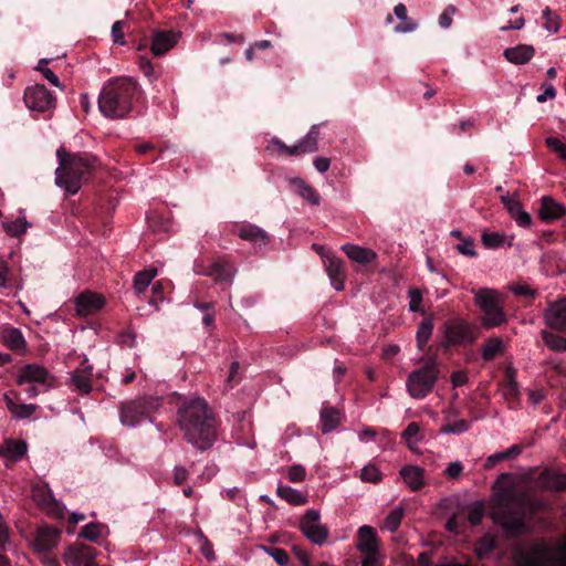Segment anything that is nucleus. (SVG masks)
<instances>
[{
  "label": "nucleus",
  "instance_id": "obj_1",
  "mask_svg": "<svg viewBox=\"0 0 566 566\" xmlns=\"http://www.w3.org/2000/svg\"><path fill=\"white\" fill-rule=\"evenodd\" d=\"M177 423L185 440L201 451L217 441V420L203 398L186 399L178 409Z\"/></svg>",
  "mask_w": 566,
  "mask_h": 566
},
{
  "label": "nucleus",
  "instance_id": "obj_2",
  "mask_svg": "<svg viewBox=\"0 0 566 566\" xmlns=\"http://www.w3.org/2000/svg\"><path fill=\"white\" fill-rule=\"evenodd\" d=\"M493 520L510 535H518L525 530V517L535 514L545 503L514 486H505L494 495Z\"/></svg>",
  "mask_w": 566,
  "mask_h": 566
},
{
  "label": "nucleus",
  "instance_id": "obj_3",
  "mask_svg": "<svg viewBox=\"0 0 566 566\" xmlns=\"http://www.w3.org/2000/svg\"><path fill=\"white\" fill-rule=\"evenodd\" d=\"M138 91V83L130 77L108 81L98 96L99 111L108 118L125 117L132 111Z\"/></svg>",
  "mask_w": 566,
  "mask_h": 566
},
{
  "label": "nucleus",
  "instance_id": "obj_4",
  "mask_svg": "<svg viewBox=\"0 0 566 566\" xmlns=\"http://www.w3.org/2000/svg\"><path fill=\"white\" fill-rule=\"evenodd\" d=\"M513 566H566V538L559 542L538 539L528 545H516Z\"/></svg>",
  "mask_w": 566,
  "mask_h": 566
},
{
  "label": "nucleus",
  "instance_id": "obj_5",
  "mask_svg": "<svg viewBox=\"0 0 566 566\" xmlns=\"http://www.w3.org/2000/svg\"><path fill=\"white\" fill-rule=\"evenodd\" d=\"M59 166L55 170V185L67 195H75L94 167L95 158L88 155L69 154L64 148L56 150Z\"/></svg>",
  "mask_w": 566,
  "mask_h": 566
},
{
  "label": "nucleus",
  "instance_id": "obj_6",
  "mask_svg": "<svg viewBox=\"0 0 566 566\" xmlns=\"http://www.w3.org/2000/svg\"><path fill=\"white\" fill-rule=\"evenodd\" d=\"M161 405V398L154 396L139 397L122 403L119 408L120 423L128 428H135L145 421L153 422L151 415L159 410Z\"/></svg>",
  "mask_w": 566,
  "mask_h": 566
},
{
  "label": "nucleus",
  "instance_id": "obj_7",
  "mask_svg": "<svg viewBox=\"0 0 566 566\" xmlns=\"http://www.w3.org/2000/svg\"><path fill=\"white\" fill-rule=\"evenodd\" d=\"M440 375V368L436 357H429L424 365L412 370L406 381L409 396L413 399L426 398L434 388Z\"/></svg>",
  "mask_w": 566,
  "mask_h": 566
},
{
  "label": "nucleus",
  "instance_id": "obj_8",
  "mask_svg": "<svg viewBox=\"0 0 566 566\" xmlns=\"http://www.w3.org/2000/svg\"><path fill=\"white\" fill-rule=\"evenodd\" d=\"M474 302L482 312L481 324L485 328H495L506 322V315L502 308L501 294L492 289L473 291Z\"/></svg>",
  "mask_w": 566,
  "mask_h": 566
},
{
  "label": "nucleus",
  "instance_id": "obj_9",
  "mask_svg": "<svg viewBox=\"0 0 566 566\" xmlns=\"http://www.w3.org/2000/svg\"><path fill=\"white\" fill-rule=\"evenodd\" d=\"M475 335L463 319H452L444 324L441 346L446 349L473 343Z\"/></svg>",
  "mask_w": 566,
  "mask_h": 566
},
{
  "label": "nucleus",
  "instance_id": "obj_10",
  "mask_svg": "<svg viewBox=\"0 0 566 566\" xmlns=\"http://www.w3.org/2000/svg\"><path fill=\"white\" fill-rule=\"evenodd\" d=\"M31 492L34 502L49 515L55 518H63L65 516V505L54 497L46 482L35 483Z\"/></svg>",
  "mask_w": 566,
  "mask_h": 566
},
{
  "label": "nucleus",
  "instance_id": "obj_11",
  "mask_svg": "<svg viewBox=\"0 0 566 566\" xmlns=\"http://www.w3.org/2000/svg\"><path fill=\"white\" fill-rule=\"evenodd\" d=\"M24 103L30 111L44 113L55 105V97L42 84L28 86L24 91Z\"/></svg>",
  "mask_w": 566,
  "mask_h": 566
},
{
  "label": "nucleus",
  "instance_id": "obj_12",
  "mask_svg": "<svg viewBox=\"0 0 566 566\" xmlns=\"http://www.w3.org/2000/svg\"><path fill=\"white\" fill-rule=\"evenodd\" d=\"M193 271L198 275L209 276L217 284L230 285L233 281L235 269L224 260H218L211 264L196 263Z\"/></svg>",
  "mask_w": 566,
  "mask_h": 566
},
{
  "label": "nucleus",
  "instance_id": "obj_13",
  "mask_svg": "<svg viewBox=\"0 0 566 566\" xmlns=\"http://www.w3.org/2000/svg\"><path fill=\"white\" fill-rule=\"evenodd\" d=\"M319 518V512L311 509L305 512L300 522L302 533L316 545H322L328 536V530L321 523Z\"/></svg>",
  "mask_w": 566,
  "mask_h": 566
},
{
  "label": "nucleus",
  "instance_id": "obj_14",
  "mask_svg": "<svg viewBox=\"0 0 566 566\" xmlns=\"http://www.w3.org/2000/svg\"><path fill=\"white\" fill-rule=\"evenodd\" d=\"M54 377L44 367L38 364H27L21 367L17 375V384H38L43 389L53 387Z\"/></svg>",
  "mask_w": 566,
  "mask_h": 566
},
{
  "label": "nucleus",
  "instance_id": "obj_15",
  "mask_svg": "<svg viewBox=\"0 0 566 566\" xmlns=\"http://www.w3.org/2000/svg\"><path fill=\"white\" fill-rule=\"evenodd\" d=\"M95 549L92 546L77 544L70 546L63 554L66 566H90L95 558Z\"/></svg>",
  "mask_w": 566,
  "mask_h": 566
},
{
  "label": "nucleus",
  "instance_id": "obj_16",
  "mask_svg": "<svg viewBox=\"0 0 566 566\" xmlns=\"http://www.w3.org/2000/svg\"><path fill=\"white\" fill-rule=\"evenodd\" d=\"M535 486L544 491H564L566 490V473L553 469H545L536 476Z\"/></svg>",
  "mask_w": 566,
  "mask_h": 566
},
{
  "label": "nucleus",
  "instance_id": "obj_17",
  "mask_svg": "<svg viewBox=\"0 0 566 566\" xmlns=\"http://www.w3.org/2000/svg\"><path fill=\"white\" fill-rule=\"evenodd\" d=\"M75 311L78 316H87L98 312L105 305L102 295L94 292L81 293L74 301Z\"/></svg>",
  "mask_w": 566,
  "mask_h": 566
},
{
  "label": "nucleus",
  "instance_id": "obj_18",
  "mask_svg": "<svg viewBox=\"0 0 566 566\" xmlns=\"http://www.w3.org/2000/svg\"><path fill=\"white\" fill-rule=\"evenodd\" d=\"M544 321L554 329L566 331V296L548 305L544 313Z\"/></svg>",
  "mask_w": 566,
  "mask_h": 566
},
{
  "label": "nucleus",
  "instance_id": "obj_19",
  "mask_svg": "<svg viewBox=\"0 0 566 566\" xmlns=\"http://www.w3.org/2000/svg\"><path fill=\"white\" fill-rule=\"evenodd\" d=\"M0 340L10 350L18 354L27 352L28 343L20 328L11 325H3L0 328Z\"/></svg>",
  "mask_w": 566,
  "mask_h": 566
},
{
  "label": "nucleus",
  "instance_id": "obj_20",
  "mask_svg": "<svg viewBox=\"0 0 566 566\" xmlns=\"http://www.w3.org/2000/svg\"><path fill=\"white\" fill-rule=\"evenodd\" d=\"M92 375H93V365L88 363V359L85 357L80 367L76 368L71 374V382L78 390V392L83 395H88L92 390Z\"/></svg>",
  "mask_w": 566,
  "mask_h": 566
},
{
  "label": "nucleus",
  "instance_id": "obj_21",
  "mask_svg": "<svg viewBox=\"0 0 566 566\" xmlns=\"http://www.w3.org/2000/svg\"><path fill=\"white\" fill-rule=\"evenodd\" d=\"M59 531L53 527H42L38 531L33 541V549L36 553H48L57 545Z\"/></svg>",
  "mask_w": 566,
  "mask_h": 566
},
{
  "label": "nucleus",
  "instance_id": "obj_22",
  "mask_svg": "<svg viewBox=\"0 0 566 566\" xmlns=\"http://www.w3.org/2000/svg\"><path fill=\"white\" fill-rule=\"evenodd\" d=\"M538 214L544 222H552L563 218L566 214V208L552 197L544 196L541 198Z\"/></svg>",
  "mask_w": 566,
  "mask_h": 566
},
{
  "label": "nucleus",
  "instance_id": "obj_23",
  "mask_svg": "<svg viewBox=\"0 0 566 566\" xmlns=\"http://www.w3.org/2000/svg\"><path fill=\"white\" fill-rule=\"evenodd\" d=\"M357 549L363 554L379 551V542L376 531L369 525H363L357 532Z\"/></svg>",
  "mask_w": 566,
  "mask_h": 566
},
{
  "label": "nucleus",
  "instance_id": "obj_24",
  "mask_svg": "<svg viewBox=\"0 0 566 566\" xmlns=\"http://www.w3.org/2000/svg\"><path fill=\"white\" fill-rule=\"evenodd\" d=\"M319 126L313 125L308 133L295 145L291 146L290 156L314 153L318 146Z\"/></svg>",
  "mask_w": 566,
  "mask_h": 566
},
{
  "label": "nucleus",
  "instance_id": "obj_25",
  "mask_svg": "<svg viewBox=\"0 0 566 566\" xmlns=\"http://www.w3.org/2000/svg\"><path fill=\"white\" fill-rule=\"evenodd\" d=\"M324 263L332 286L336 291H342L344 289V281L346 277L343 261L335 256H326Z\"/></svg>",
  "mask_w": 566,
  "mask_h": 566
},
{
  "label": "nucleus",
  "instance_id": "obj_26",
  "mask_svg": "<svg viewBox=\"0 0 566 566\" xmlns=\"http://www.w3.org/2000/svg\"><path fill=\"white\" fill-rule=\"evenodd\" d=\"M403 483L413 492L424 486V470L418 465H405L399 471Z\"/></svg>",
  "mask_w": 566,
  "mask_h": 566
},
{
  "label": "nucleus",
  "instance_id": "obj_27",
  "mask_svg": "<svg viewBox=\"0 0 566 566\" xmlns=\"http://www.w3.org/2000/svg\"><path fill=\"white\" fill-rule=\"evenodd\" d=\"M342 250L345 252L349 260L363 265L369 264L377 259L376 252L356 244L346 243L342 245Z\"/></svg>",
  "mask_w": 566,
  "mask_h": 566
},
{
  "label": "nucleus",
  "instance_id": "obj_28",
  "mask_svg": "<svg viewBox=\"0 0 566 566\" xmlns=\"http://www.w3.org/2000/svg\"><path fill=\"white\" fill-rule=\"evenodd\" d=\"M534 53L535 49L533 45L518 44L516 46L505 49L503 55L509 62L521 65L531 61Z\"/></svg>",
  "mask_w": 566,
  "mask_h": 566
},
{
  "label": "nucleus",
  "instance_id": "obj_29",
  "mask_svg": "<svg viewBox=\"0 0 566 566\" xmlns=\"http://www.w3.org/2000/svg\"><path fill=\"white\" fill-rule=\"evenodd\" d=\"M237 234L242 240L253 242L255 244H259L260 247H264L269 243L268 233L260 227L252 224V223L242 224L238 229Z\"/></svg>",
  "mask_w": 566,
  "mask_h": 566
},
{
  "label": "nucleus",
  "instance_id": "obj_30",
  "mask_svg": "<svg viewBox=\"0 0 566 566\" xmlns=\"http://www.w3.org/2000/svg\"><path fill=\"white\" fill-rule=\"evenodd\" d=\"M343 415L335 407H323L319 412L321 430L324 434L335 430L342 422Z\"/></svg>",
  "mask_w": 566,
  "mask_h": 566
},
{
  "label": "nucleus",
  "instance_id": "obj_31",
  "mask_svg": "<svg viewBox=\"0 0 566 566\" xmlns=\"http://www.w3.org/2000/svg\"><path fill=\"white\" fill-rule=\"evenodd\" d=\"M290 184L294 188L295 192L308 203L312 206L321 205V196L318 192L312 186L306 184L302 178H292Z\"/></svg>",
  "mask_w": 566,
  "mask_h": 566
},
{
  "label": "nucleus",
  "instance_id": "obj_32",
  "mask_svg": "<svg viewBox=\"0 0 566 566\" xmlns=\"http://www.w3.org/2000/svg\"><path fill=\"white\" fill-rule=\"evenodd\" d=\"M178 35L174 32H158L154 35L151 51L155 55H163L177 43Z\"/></svg>",
  "mask_w": 566,
  "mask_h": 566
},
{
  "label": "nucleus",
  "instance_id": "obj_33",
  "mask_svg": "<svg viewBox=\"0 0 566 566\" xmlns=\"http://www.w3.org/2000/svg\"><path fill=\"white\" fill-rule=\"evenodd\" d=\"M28 444L22 440H7L2 447H0V454L8 460L19 461L27 453Z\"/></svg>",
  "mask_w": 566,
  "mask_h": 566
},
{
  "label": "nucleus",
  "instance_id": "obj_34",
  "mask_svg": "<svg viewBox=\"0 0 566 566\" xmlns=\"http://www.w3.org/2000/svg\"><path fill=\"white\" fill-rule=\"evenodd\" d=\"M157 275V270L155 268H148L143 271H139L135 274L133 287L137 295L143 294L148 286L151 284L153 280Z\"/></svg>",
  "mask_w": 566,
  "mask_h": 566
},
{
  "label": "nucleus",
  "instance_id": "obj_35",
  "mask_svg": "<svg viewBox=\"0 0 566 566\" xmlns=\"http://www.w3.org/2000/svg\"><path fill=\"white\" fill-rule=\"evenodd\" d=\"M504 343L500 337H490L481 348V356L485 361L494 359L497 355L503 354Z\"/></svg>",
  "mask_w": 566,
  "mask_h": 566
},
{
  "label": "nucleus",
  "instance_id": "obj_36",
  "mask_svg": "<svg viewBox=\"0 0 566 566\" xmlns=\"http://www.w3.org/2000/svg\"><path fill=\"white\" fill-rule=\"evenodd\" d=\"M433 332V321L431 317L423 318L417 328L416 332V343L419 350H422L424 346L428 344L429 339L432 336Z\"/></svg>",
  "mask_w": 566,
  "mask_h": 566
},
{
  "label": "nucleus",
  "instance_id": "obj_37",
  "mask_svg": "<svg viewBox=\"0 0 566 566\" xmlns=\"http://www.w3.org/2000/svg\"><path fill=\"white\" fill-rule=\"evenodd\" d=\"M276 494L292 505H303L307 502L304 494L289 485H279Z\"/></svg>",
  "mask_w": 566,
  "mask_h": 566
},
{
  "label": "nucleus",
  "instance_id": "obj_38",
  "mask_svg": "<svg viewBox=\"0 0 566 566\" xmlns=\"http://www.w3.org/2000/svg\"><path fill=\"white\" fill-rule=\"evenodd\" d=\"M30 223L27 221L25 217H19L15 220L4 221L2 222V227L4 231L14 238L21 237L27 232L30 228Z\"/></svg>",
  "mask_w": 566,
  "mask_h": 566
},
{
  "label": "nucleus",
  "instance_id": "obj_39",
  "mask_svg": "<svg viewBox=\"0 0 566 566\" xmlns=\"http://www.w3.org/2000/svg\"><path fill=\"white\" fill-rule=\"evenodd\" d=\"M482 243L488 249H497L503 244L512 245V238H507L500 232H483L481 235Z\"/></svg>",
  "mask_w": 566,
  "mask_h": 566
},
{
  "label": "nucleus",
  "instance_id": "obj_40",
  "mask_svg": "<svg viewBox=\"0 0 566 566\" xmlns=\"http://www.w3.org/2000/svg\"><path fill=\"white\" fill-rule=\"evenodd\" d=\"M403 515H405V510L402 506H397V507L392 509L387 514V516L384 521L382 528L390 533H395L399 528Z\"/></svg>",
  "mask_w": 566,
  "mask_h": 566
},
{
  "label": "nucleus",
  "instance_id": "obj_41",
  "mask_svg": "<svg viewBox=\"0 0 566 566\" xmlns=\"http://www.w3.org/2000/svg\"><path fill=\"white\" fill-rule=\"evenodd\" d=\"M402 438L406 441L408 448L416 452L418 443L422 440L420 437V428L416 422H410L406 430L402 432Z\"/></svg>",
  "mask_w": 566,
  "mask_h": 566
},
{
  "label": "nucleus",
  "instance_id": "obj_42",
  "mask_svg": "<svg viewBox=\"0 0 566 566\" xmlns=\"http://www.w3.org/2000/svg\"><path fill=\"white\" fill-rule=\"evenodd\" d=\"M467 522L471 525H479L485 514V506L482 501H476L467 506Z\"/></svg>",
  "mask_w": 566,
  "mask_h": 566
},
{
  "label": "nucleus",
  "instance_id": "obj_43",
  "mask_svg": "<svg viewBox=\"0 0 566 566\" xmlns=\"http://www.w3.org/2000/svg\"><path fill=\"white\" fill-rule=\"evenodd\" d=\"M467 525L465 515L461 512L454 513L446 523V528L454 534H459Z\"/></svg>",
  "mask_w": 566,
  "mask_h": 566
},
{
  "label": "nucleus",
  "instance_id": "obj_44",
  "mask_svg": "<svg viewBox=\"0 0 566 566\" xmlns=\"http://www.w3.org/2000/svg\"><path fill=\"white\" fill-rule=\"evenodd\" d=\"M542 18L544 19L543 28L549 33H557L559 30V20L556 14H554L549 8H545L542 12Z\"/></svg>",
  "mask_w": 566,
  "mask_h": 566
},
{
  "label": "nucleus",
  "instance_id": "obj_45",
  "mask_svg": "<svg viewBox=\"0 0 566 566\" xmlns=\"http://www.w3.org/2000/svg\"><path fill=\"white\" fill-rule=\"evenodd\" d=\"M545 144L551 151L556 154L562 160L566 161V143L557 137H547Z\"/></svg>",
  "mask_w": 566,
  "mask_h": 566
},
{
  "label": "nucleus",
  "instance_id": "obj_46",
  "mask_svg": "<svg viewBox=\"0 0 566 566\" xmlns=\"http://www.w3.org/2000/svg\"><path fill=\"white\" fill-rule=\"evenodd\" d=\"M545 344L555 352H566V338L559 335L545 333Z\"/></svg>",
  "mask_w": 566,
  "mask_h": 566
},
{
  "label": "nucleus",
  "instance_id": "obj_47",
  "mask_svg": "<svg viewBox=\"0 0 566 566\" xmlns=\"http://www.w3.org/2000/svg\"><path fill=\"white\" fill-rule=\"evenodd\" d=\"M262 549L270 555L277 565L280 566H287L289 564V554L279 547L273 546H262Z\"/></svg>",
  "mask_w": 566,
  "mask_h": 566
},
{
  "label": "nucleus",
  "instance_id": "obj_48",
  "mask_svg": "<svg viewBox=\"0 0 566 566\" xmlns=\"http://www.w3.org/2000/svg\"><path fill=\"white\" fill-rule=\"evenodd\" d=\"M495 548V543L492 536L485 535L479 539L475 546L476 555L482 558Z\"/></svg>",
  "mask_w": 566,
  "mask_h": 566
},
{
  "label": "nucleus",
  "instance_id": "obj_49",
  "mask_svg": "<svg viewBox=\"0 0 566 566\" xmlns=\"http://www.w3.org/2000/svg\"><path fill=\"white\" fill-rule=\"evenodd\" d=\"M360 480L364 482L378 483L381 480V473L374 464H368L360 470Z\"/></svg>",
  "mask_w": 566,
  "mask_h": 566
},
{
  "label": "nucleus",
  "instance_id": "obj_50",
  "mask_svg": "<svg viewBox=\"0 0 566 566\" xmlns=\"http://www.w3.org/2000/svg\"><path fill=\"white\" fill-rule=\"evenodd\" d=\"M409 311L413 313H423L421 308L422 292L419 289L412 287L408 291Z\"/></svg>",
  "mask_w": 566,
  "mask_h": 566
},
{
  "label": "nucleus",
  "instance_id": "obj_51",
  "mask_svg": "<svg viewBox=\"0 0 566 566\" xmlns=\"http://www.w3.org/2000/svg\"><path fill=\"white\" fill-rule=\"evenodd\" d=\"M469 430V423L465 420H457L453 423L447 424L440 429L442 434H461Z\"/></svg>",
  "mask_w": 566,
  "mask_h": 566
},
{
  "label": "nucleus",
  "instance_id": "obj_52",
  "mask_svg": "<svg viewBox=\"0 0 566 566\" xmlns=\"http://www.w3.org/2000/svg\"><path fill=\"white\" fill-rule=\"evenodd\" d=\"M138 65H139L140 71L149 80L150 83H154L157 81V74L154 70L151 62L147 57L139 56Z\"/></svg>",
  "mask_w": 566,
  "mask_h": 566
},
{
  "label": "nucleus",
  "instance_id": "obj_53",
  "mask_svg": "<svg viewBox=\"0 0 566 566\" xmlns=\"http://www.w3.org/2000/svg\"><path fill=\"white\" fill-rule=\"evenodd\" d=\"M36 408L38 406L33 403H20L11 415L17 419H28L35 412Z\"/></svg>",
  "mask_w": 566,
  "mask_h": 566
},
{
  "label": "nucleus",
  "instance_id": "obj_54",
  "mask_svg": "<svg viewBox=\"0 0 566 566\" xmlns=\"http://www.w3.org/2000/svg\"><path fill=\"white\" fill-rule=\"evenodd\" d=\"M501 200H502L504 207L507 209L512 219L514 217H516L523 210L521 202L518 200L514 199L513 197L503 196L501 198Z\"/></svg>",
  "mask_w": 566,
  "mask_h": 566
},
{
  "label": "nucleus",
  "instance_id": "obj_55",
  "mask_svg": "<svg viewBox=\"0 0 566 566\" xmlns=\"http://www.w3.org/2000/svg\"><path fill=\"white\" fill-rule=\"evenodd\" d=\"M101 535V525L96 523H88L84 527H82L80 532V536L90 539L96 541Z\"/></svg>",
  "mask_w": 566,
  "mask_h": 566
},
{
  "label": "nucleus",
  "instance_id": "obj_56",
  "mask_svg": "<svg viewBox=\"0 0 566 566\" xmlns=\"http://www.w3.org/2000/svg\"><path fill=\"white\" fill-rule=\"evenodd\" d=\"M306 476V470L301 464H294L289 468L287 479L293 483L302 482Z\"/></svg>",
  "mask_w": 566,
  "mask_h": 566
},
{
  "label": "nucleus",
  "instance_id": "obj_57",
  "mask_svg": "<svg viewBox=\"0 0 566 566\" xmlns=\"http://www.w3.org/2000/svg\"><path fill=\"white\" fill-rule=\"evenodd\" d=\"M10 274H11V269H10L9 264L3 259L0 258V287L1 289H10L11 287Z\"/></svg>",
  "mask_w": 566,
  "mask_h": 566
},
{
  "label": "nucleus",
  "instance_id": "obj_58",
  "mask_svg": "<svg viewBox=\"0 0 566 566\" xmlns=\"http://www.w3.org/2000/svg\"><path fill=\"white\" fill-rule=\"evenodd\" d=\"M506 378H507L506 388H505L506 395L511 396L513 398L518 397V395H520V387H518L517 381L514 378L513 371L507 370L506 371Z\"/></svg>",
  "mask_w": 566,
  "mask_h": 566
},
{
  "label": "nucleus",
  "instance_id": "obj_59",
  "mask_svg": "<svg viewBox=\"0 0 566 566\" xmlns=\"http://www.w3.org/2000/svg\"><path fill=\"white\" fill-rule=\"evenodd\" d=\"M542 90L543 92L536 96L538 103H545L548 99L555 98L556 90L552 83H544Z\"/></svg>",
  "mask_w": 566,
  "mask_h": 566
},
{
  "label": "nucleus",
  "instance_id": "obj_60",
  "mask_svg": "<svg viewBox=\"0 0 566 566\" xmlns=\"http://www.w3.org/2000/svg\"><path fill=\"white\" fill-rule=\"evenodd\" d=\"M10 546V535L7 524L0 513V551H6Z\"/></svg>",
  "mask_w": 566,
  "mask_h": 566
},
{
  "label": "nucleus",
  "instance_id": "obj_61",
  "mask_svg": "<svg viewBox=\"0 0 566 566\" xmlns=\"http://www.w3.org/2000/svg\"><path fill=\"white\" fill-rule=\"evenodd\" d=\"M457 250L461 254L467 255V256H471L472 258V256L476 255L474 243L470 239L462 240V242L457 245Z\"/></svg>",
  "mask_w": 566,
  "mask_h": 566
},
{
  "label": "nucleus",
  "instance_id": "obj_62",
  "mask_svg": "<svg viewBox=\"0 0 566 566\" xmlns=\"http://www.w3.org/2000/svg\"><path fill=\"white\" fill-rule=\"evenodd\" d=\"M455 13V8L453 6H449L440 15H439V25L442 29H448L452 24V15Z\"/></svg>",
  "mask_w": 566,
  "mask_h": 566
},
{
  "label": "nucleus",
  "instance_id": "obj_63",
  "mask_svg": "<svg viewBox=\"0 0 566 566\" xmlns=\"http://www.w3.org/2000/svg\"><path fill=\"white\" fill-rule=\"evenodd\" d=\"M510 289L517 296L534 297L536 295V290L526 284L513 285Z\"/></svg>",
  "mask_w": 566,
  "mask_h": 566
},
{
  "label": "nucleus",
  "instance_id": "obj_64",
  "mask_svg": "<svg viewBox=\"0 0 566 566\" xmlns=\"http://www.w3.org/2000/svg\"><path fill=\"white\" fill-rule=\"evenodd\" d=\"M364 555L365 556L361 559V566H382L379 551L376 553H368Z\"/></svg>",
  "mask_w": 566,
  "mask_h": 566
}]
</instances>
